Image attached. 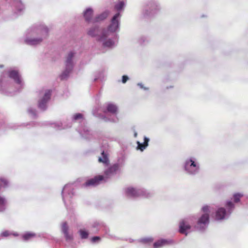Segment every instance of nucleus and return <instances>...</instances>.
<instances>
[{"label": "nucleus", "mask_w": 248, "mask_h": 248, "mask_svg": "<svg viewBox=\"0 0 248 248\" xmlns=\"http://www.w3.org/2000/svg\"><path fill=\"white\" fill-rule=\"evenodd\" d=\"M6 201L4 198L0 196V207L4 206L5 204Z\"/></svg>", "instance_id": "32"}, {"label": "nucleus", "mask_w": 248, "mask_h": 248, "mask_svg": "<svg viewBox=\"0 0 248 248\" xmlns=\"http://www.w3.org/2000/svg\"><path fill=\"white\" fill-rule=\"evenodd\" d=\"M104 180V176L102 175L95 176L93 178L87 180L83 184L84 187L95 186L99 185Z\"/></svg>", "instance_id": "1"}, {"label": "nucleus", "mask_w": 248, "mask_h": 248, "mask_svg": "<svg viewBox=\"0 0 248 248\" xmlns=\"http://www.w3.org/2000/svg\"><path fill=\"white\" fill-rule=\"evenodd\" d=\"M202 211L204 212V214H209V208L208 206H204L202 208Z\"/></svg>", "instance_id": "30"}, {"label": "nucleus", "mask_w": 248, "mask_h": 248, "mask_svg": "<svg viewBox=\"0 0 248 248\" xmlns=\"http://www.w3.org/2000/svg\"><path fill=\"white\" fill-rule=\"evenodd\" d=\"M42 41V40L41 39L30 40H28V43L30 45H36L41 42Z\"/></svg>", "instance_id": "21"}, {"label": "nucleus", "mask_w": 248, "mask_h": 248, "mask_svg": "<svg viewBox=\"0 0 248 248\" xmlns=\"http://www.w3.org/2000/svg\"><path fill=\"white\" fill-rule=\"evenodd\" d=\"M73 57L74 53L72 52L68 53L65 61L66 70L62 76V78H63L64 76L66 75V73L68 74L72 70L73 68L72 58Z\"/></svg>", "instance_id": "3"}, {"label": "nucleus", "mask_w": 248, "mask_h": 248, "mask_svg": "<svg viewBox=\"0 0 248 248\" xmlns=\"http://www.w3.org/2000/svg\"><path fill=\"white\" fill-rule=\"evenodd\" d=\"M226 215V210L224 208H219L216 212V219L221 220L224 218Z\"/></svg>", "instance_id": "10"}, {"label": "nucleus", "mask_w": 248, "mask_h": 248, "mask_svg": "<svg viewBox=\"0 0 248 248\" xmlns=\"http://www.w3.org/2000/svg\"><path fill=\"white\" fill-rule=\"evenodd\" d=\"M125 193L127 197L135 198L140 196L142 194V191L129 187L125 189Z\"/></svg>", "instance_id": "5"}, {"label": "nucleus", "mask_w": 248, "mask_h": 248, "mask_svg": "<svg viewBox=\"0 0 248 248\" xmlns=\"http://www.w3.org/2000/svg\"><path fill=\"white\" fill-rule=\"evenodd\" d=\"M8 76L9 78L13 79L14 81L17 84H21V80L19 73L16 70H11L9 71Z\"/></svg>", "instance_id": "7"}, {"label": "nucleus", "mask_w": 248, "mask_h": 248, "mask_svg": "<svg viewBox=\"0 0 248 248\" xmlns=\"http://www.w3.org/2000/svg\"><path fill=\"white\" fill-rule=\"evenodd\" d=\"M108 16V14L107 12H104L100 14V15L97 16L95 18V21L98 22L101 20H103L107 18Z\"/></svg>", "instance_id": "18"}, {"label": "nucleus", "mask_w": 248, "mask_h": 248, "mask_svg": "<svg viewBox=\"0 0 248 248\" xmlns=\"http://www.w3.org/2000/svg\"><path fill=\"white\" fill-rule=\"evenodd\" d=\"M153 241L152 238H143L140 239V241L143 243H147L148 242H151Z\"/></svg>", "instance_id": "29"}, {"label": "nucleus", "mask_w": 248, "mask_h": 248, "mask_svg": "<svg viewBox=\"0 0 248 248\" xmlns=\"http://www.w3.org/2000/svg\"><path fill=\"white\" fill-rule=\"evenodd\" d=\"M243 196L240 193H236L233 195L234 202H239L240 198Z\"/></svg>", "instance_id": "23"}, {"label": "nucleus", "mask_w": 248, "mask_h": 248, "mask_svg": "<svg viewBox=\"0 0 248 248\" xmlns=\"http://www.w3.org/2000/svg\"><path fill=\"white\" fill-rule=\"evenodd\" d=\"M113 44H114V42L112 40H107V41H106L104 43V46H105L110 47V46H112L113 45Z\"/></svg>", "instance_id": "28"}, {"label": "nucleus", "mask_w": 248, "mask_h": 248, "mask_svg": "<svg viewBox=\"0 0 248 248\" xmlns=\"http://www.w3.org/2000/svg\"><path fill=\"white\" fill-rule=\"evenodd\" d=\"M100 238L99 236H94L92 238V241L93 242H95L97 240H100Z\"/></svg>", "instance_id": "35"}, {"label": "nucleus", "mask_w": 248, "mask_h": 248, "mask_svg": "<svg viewBox=\"0 0 248 248\" xmlns=\"http://www.w3.org/2000/svg\"><path fill=\"white\" fill-rule=\"evenodd\" d=\"M36 236V234L35 233L31 232H27L22 235V238L23 240L27 241L32 239L35 237Z\"/></svg>", "instance_id": "13"}, {"label": "nucleus", "mask_w": 248, "mask_h": 248, "mask_svg": "<svg viewBox=\"0 0 248 248\" xmlns=\"http://www.w3.org/2000/svg\"><path fill=\"white\" fill-rule=\"evenodd\" d=\"M11 235H13L15 236H18V234L17 232L11 233L8 230L3 232L1 234V236L3 237H7Z\"/></svg>", "instance_id": "20"}, {"label": "nucleus", "mask_w": 248, "mask_h": 248, "mask_svg": "<svg viewBox=\"0 0 248 248\" xmlns=\"http://www.w3.org/2000/svg\"><path fill=\"white\" fill-rule=\"evenodd\" d=\"M188 167H194V171H196L199 169V167L197 166L196 163L191 159L187 161L186 162L185 167L186 169Z\"/></svg>", "instance_id": "16"}, {"label": "nucleus", "mask_w": 248, "mask_h": 248, "mask_svg": "<svg viewBox=\"0 0 248 248\" xmlns=\"http://www.w3.org/2000/svg\"><path fill=\"white\" fill-rule=\"evenodd\" d=\"M102 157H99L98 161L99 162L103 163L106 165H108L109 164V159L107 154H106L104 151H103L101 153Z\"/></svg>", "instance_id": "15"}, {"label": "nucleus", "mask_w": 248, "mask_h": 248, "mask_svg": "<svg viewBox=\"0 0 248 248\" xmlns=\"http://www.w3.org/2000/svg\"><path fill=\"white\" fill-rule=\"evenodd\" d=\"M64 237L66 241H71L73 239V236L72 234H69V232H66L63 233Z\"/></svg>", "instance_id": "26"}, {"label": "nucleus", "mask_w": 248, "mask_h": 248, "mask_svg": "<svg viewBox=\"0 0 248 248\" xmlns=\"http://www.w3.org/2000/svg\"><path fill=\"white\" fill-rule=\"evenodd\" d=\"M117 107L112 104H108L107 106V110L112 113H115L117 111Z\"/></svg>", "instance_id": "19"}, {"label": "nucleus", "mask_w": 248, "mask_h": 248, "mask_svg": "<svg viewBox=\"0 0 248 248\" xmlns=\"http://www.w3.org/2000/svg\"><path fill=\"white\" fill-rule=\"evenodd\" d=\"M97 31V29H96L95 28H93L90 29L88 31V34L91 36H94L96 34Z\"/></svg>", "instance_id": "22"}, {"label": "nucleus", "mask_w": 248, "mask_h": 248, "mask_svg": "<svg viewBox=\"0 0 248 248\" xmlns=\"http://www.w3.org/2000/svg\"><path fill=\"white\" fill-rule=\"evenodd\" d=\"M82 118V115L81 113H77L74 115V119L77 120Z\"/></svg>", "instance_id": "33"}, {"label": "nucleus", "mask_w": 248, "mask_h": 248, "mask_svg": "<svg viewBox=\"0 0 248 248\" xmlns=\"http://www.w3.org/2000/svg\"><path fill=\"white\" fill-rule=\"evenodd\" d=\"M93 16V10L91 8H88L84 13V17L86 21H91Z\"/></svg>", "instance_id": "12"}, {"label": "nucleus", "mask_w": 248, "mask_h": 248, "mask_svg": "<svg viewBox=\"0 0 248 248\" xmlns=\"http://www.w3.org/2000/svg\"><path fill=\"white\" fill-rule=\"evenodd\" d=\"M149 141V139L148 138H147V137H144V142L143 143H140V141H137V149L140 150L141 151H143L148 145Z\"/></svg>", "instance_id": "11"}, {"label": "nucleus", "mask_w": 248, "mask_h": 248, "mask_svg": "<svg viewBox=\"0 0 248 248\" xmlns=\"http://www.w3.org/2000/svg\"><path fill=\"white\" fill-rule=\"evenodd\" d=\"M169 243H170L169 241L165 239H161L155 242L154 244V248H158L161 247L163 246H165L166 245H168Z\"/></svg>", "instance_id": "14"}, {"label": "nucleus", "mask_w": 248, "mask_h": 248, "mask_svg": "<svg viewBox=\"0 0 248 248\" xmlns=\"http://www.w3.org/2000/svg\"><path fill=\"white\" fill-rule=\"evenodd\" d=\"M80 234L81 238L82 239H86L88 236V233L84 230L80 231Z\"/></svg>", "instance_id": "25"}, {"label": "nucleus", "mask_w": 248, "mask_h": 248, "mask_svg": "<svg viewBox=\"0 0 248 248\" xmlns=\"http://www.w3.org/2000/svg\"><path fill=\"white\" fill-rule=\"evenodd\" d=\"M120 16V13L115 14L111 19V24L109 26L108 30L111 32L115 31L119 27V21L118 18Z\"/></svg>", "instance_id": "4"}, {"label": "nucleus", "mask_w": 248, "mask_h": 248, "mask_svg": "<svg viewBox=\"0 0 248 248\" xmlns=\"http://www.w3.org/2000/svg\"><path fill=\"white\" fill-rule=\"evenodd\" d=\"M120 169V165L118 163H115L110 166L108 169L104 171V179H108L110 176L116 174L117 172Z\"/></svg>", "instance_id": "2"}, {"label": "nucleus", "mask_w": 248, "mask_h": 248, "mask_svg": "<svg viewBox=\"0 0 248 248\" xmlns=\"http://www.w3.org/2000/svg\"><path fill=\"white\" fill-rule=\"evenodd\" d=\"M124 6V2L123 1H120L119 3H118L117 4H116L115 6V8L118 10L120 11L121 10Z\"/></svg>", "instance_id": "24"}, {"label": "nucleus", "mask_w": 248, "mask_h": 248, "mask_svg": "<svg viewBox=\"0 0 248 248\" xmlns=\"http://www.w3.org/2000/svg\"><path fill=\"white\" fill-rule=\"evenodd\" d=\"M62 231L63 233L68 232V226L66 222H64L62 225Z\"/></svg>", "instance_id": "27"}, {"label": "nucleus", "mask_w": 248, "mask_h": 248, "mask_svg": "<svg viewBox=\"0 0 248 248\" xmlns=\"http://www.w3.org/2000/svg\"><path fill=\"white\" fill-rule=\"evenodd\" d=\"M51 96V91H47L43 97V98L39 101L38 106L39 107L44 110L46 108V103L50 99Z\"/></svg>", "instance_id": "6"}, {"label": "nucleus", "mask_w": 248, "mask_h": 248, "mask_svg": "<svg viewBox=\"0 0 248 248\" xmlns=\"http://www.w3.org/2000/svg\"><path fill=\"white\" fill-rule=\"evenodd\" d=\"M209 215L208 214H203L198 221V224L200 227L202 225H205L209 223Z\"/></svg>", "instance_id": "9"}, {"label": "nucleus", "mask_w": 248, "mask_h": 248, "mask_svg": "<svg viewBox=\"0 0 248 248\" xmlns=\"http://www.w3.org/2000/svg\"><path fill=\"white\" fill-rule=\"evenodd\" d=\"M227 206L229 208L230 210H232L234 208V204L231 202H228L227 203Z\"/></svg>", "instance_id": "31"}, {"label": "nucleus", "mask_w": 248, "mask_h": 248, "mask_svg": "<svg viewBox=\"0 0 248 248\" xmlns=\"http://www.w3.org/2000/svg\"><path fill=\"white\" fill-rule=\"evenodd\" d=\"M190 225L184 220H182L179 224V232L187 235L186 231L190 229Z\"/></svg>", "instance_id": "8"}, {"label": "nucleus", "mask_w": 248, "mask_h": 248, "mask_svg": "<svg viewBox=\"0 0 248 248\" xmlns=\"http://www.w3.org/2000/svg\"><path fill=\"white\" fill-rule=\"evenodd\" d=\"M128 79V78L127 76H123L122 77V82L123 83H125L127 80Z\"/></svg>", "instance_id": "34"}, {"label": "nucleus", "mask_w": 248, "mask_h": 248, "mask_svg": "<svg viewBox=\"0 0 248 248\" xmlns=\"http://www.w3.org/2000/svg\"><path fill=\"white\" fill-rule=\"evenodd\" d=\"M8 186V181L3 177H0V190L2 188H6Z\"/></svg>", "instance_id": "17"}, {"label": "nucleus", "mask_w": 248, "mask_h": 248, "mask_svg": "<svg viewBox=\"0 0 248 248\" xmlns=\"http://www.w3.org/2000/svg\"><path fill=\"white\" fill-rule=\"evenodd\" d=\"M137 133H135V137H136V136H137Z\"/></svg>", "instance_id": "36"}]
</instances>
